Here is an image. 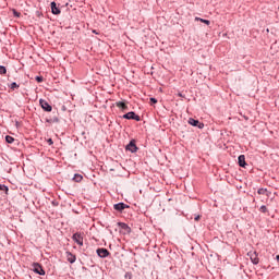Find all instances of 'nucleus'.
Instances as JSON below:
<instances>
[{"label":"nucleus","mask_w":279,"mask_h":279,"mask_svg":"<svg viewBox=\"0 0 279 279\" xmlns=\"http://www.w3.org/2000/svg\"><path fill=\"white\" fill-rule=\"evenodd\" d=\"M122 119H126L128 121H141V116L136 114L134 111H130L122 116Z\"/></svg>","instance_id":"1"},{"label":"nucleus","mask_w":279,"mask_h":279,"mask_svg":"<svg viewBox=\"0 0 279 279\" xmlns=\"http://www.w3.org/2000/svg\"><path fill=\"white\" fill-rule=\"evenodd\" d=\"M126 151L131 154H136L138 151V146H136V140H131L130 143L125 146Z\"/></svg>","instance_id":"2"},{"label":"nucleus","mask_w":279,"mask_h":279,"mask_svg":"<svg viewBox=\"0 0 279 279\" xmlns=\"http://www.w3.org/2000/svg\"><path fill=\"white\" fill-rule=\"evenodd\" d=\"M33 271L38 276H45L46 271L39 263H33Z\"/></svg>","instance_id":"3"},{"label":"nucleus","mask_w":279,"mask_h":279,"mask_svg":"<svg viewBox=\"0 0 279 279\" xmlns=\"http://www.w3.org/2000/svg\"><path fill=\"white\" fill-rule=\"evenodd\" d=\"M39 105L45 112H51V110H53V107H51V105H49V102L43 98L39 99Z\"/></svg>","instance_id":"4"},{"label":"nucleus","mask_w":279,"mask_h":279,"mask_svg":"<svg viewBox=\"0 0 279 279\" xmlns=\"http://www.w3.org/2000/svg\"><path fill=\"white\" fill-rule=\"evenodd\" d=\"M187 123L192 125L193 128H198V130H204V122H199V120H196L194 118H190L187 120Z\"/></svg>","instance_id":"5"},{"label":"nucleus","mask_w":279,"mask_h":279,"mask_svg":"<svg viewBox=\"0 0 279 279\" xmlns=\"http://www.w3.org/2000/svg\"><path fill=\"white\" fill-rule=\"evenodd\" d=\"M118 227L121 228L122 231L121 234H131L132 233V228L128 226L125 222H118Z\"/></svg>","instance_id":"6"},{"label":"nucleus","mask_w":279,"mask_h":279,"mask_svg":"<svg viewBox=\"0 0 279 279\" xmlns=\"http://www.w3.org/2000/svg\"><path fill=\"white\" fill-rule=\"evenodd\" d=\"M97 256H99V258H108V256L110 255V251H108V248H97L96 250Z\"/></svg>","instance_id":"7"},{"label":"nucleus","mask_w":279,"mask_h":279,"mask_svg":"<svg viewBox=\"0 0 279 279\" xmlns=\"http://www.w3.org/2000/svg\"><path fill=\"white\" fill-rule=\"evenodd\" d=\"M72 240L74 241V243H76L77 245H84V236H82V233H74L72 235Z\"/></svg>","instance_id":"8"},{"label":"nucleus","mask_w":279,"mask_h":279,"mask_svg":"<svg viewBox=\"0 0 279 279\" xmlns=\"http://www.w3.org/2000/svg\"><path fill=\"white\" fill-rule=\"evenodd\" d=\"M113 208L114 210H117L118 213H123V210H125V208H130V205L123 203V202H120L118 204H114L113 205Z\"/></svg>","instance_id":"9"},{"label":"nucleus","mask_w":279,"mask_h":279,"mask_svg":"<svg viewBox=\"0 0 279 279\" xmlns=\"http://www.w3.org/2000/svg\"><path fill=\"white\" fill-rule=\"evenodd\" d=\"M247 256H250L251 263H253V265H258V263L260 262L258 259V253H256V252H248Z\"/></svg>","instance_id":"10"},{"label":"nucleus","mask_w":279,"mask_h":279,"mask_svg":"<svg viewBox=\"0 0 279 279\" xmlns=\"http://www.w3.org/2000/svg\"><path fill=\"white\" fill-rule=\"evenodd\" d=\"M50 8H51V12L52 14H54V16H58V14H61V10H60V7H58V3H56V1H52L50 3Z\"/></svg>","instance_id":"11"},{"label":"nucleus","mask_w":279,"mask_h":279,"mask_svg":"<svg viewBox=\"0 0 279 279\" xmlns=\"http://www.w3.org/2000/svg\"><path fill=\"white\" fill-rule=\"evenodd\" d=\"M65 256H66L68 263H70L71 265H73V263L77 260V257L75 256V254L71 253L70 251L65 252Z\"/></svg>","instance_id":"12"},{"label":"nucleus","mask_w":279,"mask_h":279,"mask_svg":"<svg viewBox=\"0 0 279 279\" xmlns=\"http://www.w3.org/2000/svg\"><path fill=\"white\" fill-rule=\"evenodd\" d=\"M238 165L239 167H242V169H245V167H247V162L245 161V155H240L238 157Z\"/></svg>","instance_id":"13"},{"label":"nucleus","mask_w":279,"mask_h":279,"mask_svg":"<svg viewBox=\"0 0 279 279\" xmlns=\"http://www.w3.org/2000/svg\"><path fill=\"white\" fill-rule=\"evenodd\" d=\"M46 123H60V118H58V116H53L52 118H46Z\"/></svg>","instance_id":"14"},{"label":"nucleus","mask_w":279,"mask_h":279,"mask_svg":"<svg viewBox=\"0 0 279 279\" xmlns=\"http://www.w3.org/2000/svg\"><path fill=\"white\" fill-rule=\"evenodd\" d=\"M117 108H120L122 110V112H125V110H128V105L123 101H118L116 102Z\"/></svg>","instance_id":"15"},{"label":"nucleus","mask_w":279,"mask_h":279,"mask_svg":"<svg viewBox=\"0 0 279 279\" xmlns=\"http://www.w3.org/2000/svg\"><path fill=\"white\" fill-rule=\"evenodd\" d=\"M73 180L74 182H82V180H84V177L80 173H75Z\"/></svg>","instance_id":"16"},{"label":"nucleus","mask_w":279,"mask_h":279,"mask_svg":"<svg viewBox=\"0 0 279 279\" xmlns=\"http://www.w3.org/2000/svg\"><path fill=\"white\" fill-rule=\"evenodd\" d=\"M14 141H16V140L10 135L5 136V143H8L9 145H12V143H14Z\"/></svg>","instance_id":"17"},{"label":"nucleus","mask_w":279,"mask_h":279,"mask_svg":"<svg viewBox=\"0 0 279 279\" xmlns=\"http://www.w3.org/2000/svg\"><path fill=\"white\" fill-rule=\"evenodd\" d=\"M195 21H199L201 23H205V25H210V20H204L202 17H195Z\"/></svg>","instance_id":"18"},{"label":"nucleus","mask_w":279,"mask_h":279,"mask_svg":"<svg viewBox=\"0 0 279 279\" xmlns=\"http://www.w3.org/2000/svg\"><path fill=\"white\" fill-rule=\"evenodd\" d=\"M21 85H19L16 82H13L9 85V88H11V90H15V88H20Z\"/></svg>","instance_id":"19"},{"label":"nucleus","mask_w":279,"mask_h":279,"mask_svg":"<svg viewBox=\"0 0 279 279\" xmlns=\"http://www.w3.org/2000/svg\"><path fill=\"white\" fill-rule=\"evenodd\" d=\"M8 73V69L4 65H0V75H5Z\"/></svg>","instance_id":"20"},{"label":"nucleus","mask_w":279,"mask_h":279,"mask_svg":"<svg viewBox=\"0 0 279 279\" xmlns=\"http://www.w3.org/2000/svg\"><path fill=\"white\" fill-rule=\"evenodd\" d=\"M0 191H3L4 193H8V191H10V189L5 184H0Z\"/></svg>","instance_id":"21"},{"label":"nucleus","mask_w":279,"mask_h":279,"mask_svg":"<svg viewBox=\"0 0 279 279\" xmlns=\"http://www.w3.org/2000/svg\"><path fill=\"white\" fill-rule=\"evenodd\" d=\"M258 195H265L267 193V189L260 187L257 191Z\"/></svg>","instance_id":"22"},{"label":"nucleus","mask_w":279,"mask_h":279,"mask_svg":"<svg viewBox=\"0 0 279 279\" xmlns=\"http://www.w3.org/2000/svg\"><path fill=\"white\" fill-rule=\"evenodd\" d=\"M35 80L38 84H43V82L45 81L43 76H36Z\"/></svg>","instance_id":"23"},{"label":"nucleus","mask_w":279,"mask_h":279,"mask_svg":"<svg viewBox=\"0 0 279 279\" xmlns=\"http://www.w3.org/2000/svg\"><path fill=\"white\" fill-rule=\"evenodd\" d=\"M13 16H15V19H20L21 17V12L13 10Z\"/></svg>","instance_id":"24"},{"label":"nucleus","mask_w":279,"mask_h":279,"mask_svg":"<svg viewBox=\"0 0 279 279\" xmlns=\"http://www.w3.org/2000/svg\"><path fill=\"white\" fill-rule=\"evenodd\" d=\"M149 101H150V106H154L155 104H158V99H156L155 97H151L149 99Z\"/></svg>","instance_id":"25"},{"label":"nucleus","mask_w":279,"mask_h":279,"mask_svg":"<svg viewBox=\"0 0 279 279\" xmlns=\"http://www.w3.org/2000/svg\"><path fill=\"white\" fill-rule=\"evenodd\" d=\"M259 210H260V213H267V206L262 205Z\"/></svg>","instance_id":"26"},{"label":"nucleus","mask_w":279,"mask_h":279,"mask_svg":"<svg viewBox=\"0 0 279 279\" xmlns=\"http://www.w3.org/2000/svg\"><path fill=\"white\" fill-rule=\"evenodd\" d=\"M199 219H202V216H201V215H196V216L194 217V221H199Z\"/></svg>","instance_id":"27"},{"label":"nucleus","mask_w":279,"mask_h":279,"mask_svg":"<svg viewBox=\"0 0 279 279\" xmlns=\"http://www.w3.org/2000/svg\"><path fill=\"white\" fill-rule=\"evenodd\" d=\"M47 143H48V145H53V140L52 138H48Z\"/></svg>","instance_id":"28"},{"label":"nucleus","mask_w":279,"mask_h":279,"mask_svg":"<svg viewBox=\"0 0 279 279\" xmlns=\"http://www.w3.org/2000/svg\"><path fill=\"white\" fill-rule=\"evenodd\" d=\"M52 206H58V202L52 201Z\"/></svg>","instance_id":"29"},{"label":"nucleus","mask_w":279,"mask_h":279,"mask_svg":"<svg viewBox=\"0 0 279 279\" xmlns=\"http://www.w3.org/2000/svg\"><path fill=\"white\" fill-rule=\"evenodd\" d=\"M276 258H277V260H278V263H279V255H277Z\"/></svg>","instance_id":"30"},{"label":"nucleus","mask_w":279,"mask_h":279,"mask_svg":"<svg viewBox=\"0 0 279 279\" xmlns=\"http://www.w3.org/2000/svg\"><path fill=\"white\" fill-rule=\"evenodd\" d=\"M179 97H183L182 94H179Z\"/></svg>","instance_id":"31"},{"label":"nucleus","mask_w":279,"mask_h":279,"mask_svg":"<svg viewBox=\"0 0 279 279\" xmlns=\"http://www.w3.org/2000/svg\"><path fill=\"white\" fill-rule=\"evenodd\" d=\"M278 10H279V7H278Z\"/></svg>","instance_id":"32"}]
</instances>
